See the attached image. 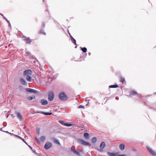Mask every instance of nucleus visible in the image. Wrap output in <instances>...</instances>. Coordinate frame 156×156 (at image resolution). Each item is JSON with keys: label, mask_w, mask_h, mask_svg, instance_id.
<instances>
[{"label": "nucleus", "mask_w": 156, "mask_h": 156, "mask_svg": "<svg viewBox=\"0 0 156 156\" xmlns=\"http://www.w3.org/2000/svg\"><path fill=\"white\" fill-rule=\"evenodd\" d=\"M146 148L149 152L153 156H156V153L151 148L147 146Z\"/></svg>", "instance_id": "obj_7"}, {"label": "nucleus", "mask_w": 156, "mask_h": 156, "mask_svg": "<svg viewBox=\"0 0 156 156\" xmlns=\"http://www.w3.org/2000/svg\"><path fill=\"white\" fill-rule=\"evenodd\" d=\"M26 79L27 80L28 82H31L32 81V78L30 75L26 76Z\"/></svg>", "instance_id": "obj_26"}, {"label": "nucleus", "mask_w": 156, "mask_h": 156, "mask_svg": "<svg viewBox=\"0 0 156 156\" xmlns=\"http://www.w3.org/2000/svg\"><path fill=\"white\" fill-rule=\"evenodd\" d=\"M117 152H115L114 151L112 152H107L108 155L109 156H117Z\"/></svg>", "instance_id": "obj_15"}, {"label": "nucleus", "mask_w": 156, "mask_h": 156, "mask_svg": "<svg viewBox=\"0 0 156 156\" xmlns=\"http://www.w3.org/2000/svg\"><path fill=\"white\" fill-rule=\"evenodd\" d=\"M115 99L116 100H118L119 99V98L118 97V96H116L115 97Z\"/></svg>", "instance_id": "obj_48"}, {"label": "nucleus", "mask_w": 156, "mask_h": 156, "mask_svg": "<svg viewBox=\"0 0 156 156\" xmlns=\"http://www.w3.org/2000/svg\"><path fill=\"white\" fill-rule=\"evenodd\" d=\"M12 55H13V54H12V55H10V57H11L12 56Z\"/></svg>", "instance_id": "obj_64"}, {"label": "nucleus", "mask_w": 156, "mask_h": 156, "mask_svg": "<svg viewBox=\"0 0 156 156\" xmlns=\"http://www.w3.org/2000/svg\"><path fill=\"white\" fill-rule=\"evenodd\" d=\"M24 89H25L26 91L27 92L29 93H32L33 89L30 88H24Z\"/></svg>", "instance_id": "obj_27"}, {"label": "nucleus", "mask_w": 156, "mask_h": 156, "mask_svg": "<svg viewBox=\"0 0 156 156\" xmlns=\"http://www.w3.org/2000/svg\"><path fill=\"white\" fill-rule=\"evenodd\" d=\"M117 156H126L125 154H120L119 152H117Z\"/></svg>", "instance_id": "obj_38"}, {"label": "nucleus", "mask_w": 156, "mask_h": 156, "mask_svg": "<svg viewBox=\"0 0 156 156\" xmlns=\"http://www.w3.org/2000/svg\"><path fill=\"white\" fill-rule=\"evenodd\" d=\"M106 146V144L104 141H102L101 142L100 144V148L99 149L97 147H95V149L100 152H102L103 151V149Z\"/></svg>", "instance_id": "obj_4"}, {"label": "nucleus", "mask_w": 156, "mask_h": 156, "mask_svg": "<svg viewBox=\"0 0 156 156\" xmlns=\"http://www.w3.org/2000/svg\"><path fill=\"white\" fill-rule=\"evenodd\" d=\"M69 37H70V40L72 39V38H73V36L71 35H70L69 36Z\"/></svg>", "instance_id": "obj_51"}, {"label": "nucleus", "mask_w": 156, "mask_h": 156, "mask_svg": "<svg viewBox=\"0 0 156 156\" xmlns=\"http://www.w3.org/2000/svg\"><path fill=\"white\" fill-rule=\"evenodd\" d=\"M46 139V136H42L40 137V141L41 142H44Z\"/></svg>", "instance_id": "obj_31"}, {"label": "nucleus", "mask_w": 156, "mask_h": 156, "mask_svg": "<svg viewBox=\"0 0 156 156\" xmlns=\"http://www.w3.org/2000/svg\"><path fill=\"white\" fill-rule=\"evenodd\" d=\"M119 147L120 150L123 151L125 149V146L123 143L121 144H119Z\"/></svg>", "instance_id": "obj_17"}, {"label": "nucleus", "mask_w": 156, "mask_h": 156, "mask_svg": "<svg viewBox=\"0 0 156 156\" xmlns=\"http://www.w3.org/2000/svg\"><path fill=\"white\" fill-rule=\"evenodd\" d=\"M0 14L1 16H3V17H4V15H3V14H1V13H0Z\"/></svg>", "instance_id": "obj_61"}, {"label": "nucleus", "mask_w": 156, "mask_h": 156, "mask_svg": "<svg viewBox=\"0 0 156 156\" xmlns=\"http://www.w3.org/2000/svg\"><path fill=\"white\" fill-rule=\"evenodd\" d=\"M77 141L79 143L84 146H89V147L91 146V144L90 142L85 141L83 139H78Z\"/></svg>", "instance_id": "obj_2"}, {"label": "nucleus", "mask_w": 156, "mask_h": 156, "mask_svg": "<svg viewBox=\"0 0 156 156\" xmlns=\"http://www.w3.org/2000/svg\"><path fill=\"white\" fill-rule=\"evenodd\" d=\"M119 87V85L116 84L111 85L109 86V88H116Z\"/></svg>", "instance_id": "obj_21"}, {"label": "nucleus", "mask_w": 156, "mask_h": 156, "mask_svg": "<svg viewBox=\"0 0 156 156\" xmlns=\"http://www.w3.org/2000/svg\"><path fill=\"white\" fill-rule=\"evenodd\" d=\"M18 138L19 139H20V140H23V138H22L21 137H20V136H19V137H18Z\"/></svg>", "instance_id": "obj_49"}, {"label": "nucleus", "mask_w": 156, "mask_h": 156, "mask_svg": "<svg viewBox=\"0 0 156 156\" xmlns=\"http://www.w3.org/2000/svg\"><path fill=\"white\" fill-rule=\"evenodd\" d=\"M53 108V110L55 111H56L58 110L59 109V107L58 106H54Z\"/></svg>", "instance_id": "obj_36"}, {"label": "nucleus", "mask_w": 156, "mask_h": 156, "mask_svg": "<svg viewBox=\"0 0 156 156\" xmlns=\"http://www.w3.org/2000/svg\"><path fill=\"white\" fill-rule=\"evenodd\" d=\"M38 91H37L36 90L33 89L32 90V92L31 93L34 94H38Z\"/></svg>", "instance_id": "obj_34"}, {"label": "nucleus", "mask_w": 156, "mask_h": 156, "mask_svg": "<svg viewBox=\"0 0 156 156\" xmlns=\"http://www.w3.org/2000/svg\"><path fill=\"white\" fill-rule=\"evenodd\" d=\"M72 42L74 44H76V40L73 38H72V39L71 40Z\"/></svg>", "instance_id": "obj_33"}, {"label": "nucleus", "mask_w": 156, "mask_h": 156, "mask_svg": "<svg viewBox=\"0 0 156 156\" xmlns=\"http://www.w3.org/2000/svg\"><path fill=\"white\" fill-rule=\"evenodd\" d=\"M24 41H27V43L28 44H30L32 42V40L30 39V37L26 36H23Z\"/></svg>", "instance_id": "obj_11"}, {"label": "nucleus", "mask_w": 156, "mask_h": 156, "mask_svg": "<svg viewBox=\"0 0 156 156\" xmlns=\"http://www.w3.org/2000/svg\"><path fill=\"white\" fill-rule=\"evenodd\" d=\"M19 87V88H20V89H23V86H22V85H19V87Z\"/></svg>", "instance_id": "obj_46"}, {"label": "nucleus", "mask_w": 156, "mask_h": 156, "mask_svg": "<svg viewBox=\"0 0 156 156\" xmlns=\"http://www.w3.org/2000/svg\"><path fill=\"white\" fill-rule=\"evenodd\" d=\"M119 78L120 79L119 81L120 82L123 83L125 82V80L124 77H123L121 76H119Z\"/></svg>", "instance_id": "obj_24"}, {"label": "nucleus", "mask_w": 156, "mask_h": 156, "mask_svg": "<svg viewBox=\"0 0 156 156\" xmlns=\"http://www.w3.org/2000/svg\"><path fill=\"white\" fill-rule=\"evenodd\" d=\"M87 55V53H82L81 55H80V58H84L86 57Z\"/></svg>", "instance_id": "obj_32"}, {"label": "nucleus", "mask_w": 156, "mask_h": 156, "mask_svg": "<svg viewBox=\"0 0 156 156\" xmlns=\"http://www.w3.org/2000/svg\"><path fill=\"white\" fill-rule=\"evenodd\" d=\"M73 149H72V148H66L65 150L67 152H72L71 151L73 150Z\"/></svg>", "instance_id": "obj_37"}, {"label": "nucleus", "mask_w": 156, "mask_h": 156, "mask_svg": "<svg viewBox=\"0 0 156 156\" xmlns=\"http://www.w3.org/2000/svg\"><path fill=\"white\" fill-rule=\"evenodd\" d=\"M79 108H84L85 106L84 105H80L78 107Z\"/></svg>", "instance_id": "obj_42"}, {"label": "nucleus", "mask_w": 156, "mask_h": 156, "mask_svg": "<svg viewBox=\"0 0 156 156\" xmlns=\"http://www.w3.org/2000/svg\"><path fill=\"white\" fill-rule=\"evenodd\" d=\"M35 96L34 95H32L27 97V100L29 101H32L33 99H35Z\"/></svg>", "instance_id": "obj_20"}, {"label": "nucleus", "mask_w": 156, "mask_h": 156, "mask_svg": "<svg viewBox=\"0 0 156 156\" xmlns=\"http://www.w3.org/2000/svg\"><path fill=\"white\" fill-rule=\"evenodd\" d=\"M89 101H90V100H88V102L87 103L86 105V106H87L88 105V104L89 103Z\"/></svg>", "instance_id": "obj_56"}, {"label": "nucleus", "mask_w": 156, "mask_h": 156, "mask_svg": "<svg viewBox=\"0 0 156 156\" xmlns=\"http://www.w3.org/2000/svg\"><path fill=\"white\" fill-rule=\"evenodd\" d=\"M65 126L67 127H70L73 126V124L72 123V122H66Z\"/></svg>", "instance_id": "obj_22"}, {"label": "nucleus", "mask_w": 156, "mask_h": 156, "mask_svg": "<svg viewBox=\"0 0 156 156\" xmlns=\"http://www.w3.org/2000/svg\"><path fill=\"white\" fill-rule=\"evenodd\" d=\"M2 128H1V130L3 131H4L3 130H2Z\"/></svg>", "instance_id": "obj_63"}, {"label": "nucleus", "mask_w": 156, "mask_h": 156, "mask_svg": "<svg viewBox=\"0 0 156 156\" xmlns=\"http://www.w3.org/2000/svg\"><path fill=\"white\" fill-rule=\"evenodd\" d=\"M150 105L151 106H150L151 108H153L156 110V104L155 103H153L150 104Z\"/></svg>", "instance_id": "obj_29"}, {"label": "nucleus", "mask_w": 156, "mask_h": 156, "mask_svg": "<svg viewBox=\"0 0 156 156\" xmlns=\"http://www.w3.org/2000/svg\"><path fill=\"white\" fill-rule=\"evenodd\" d=\"M19 82L21 84L24 85H27V83L26 81L23 78L20 77L19 79Z\"/></svg>", "instance_id": "obj_9"}, {"label": "nucleus", "mask_w": 156, "mask_h": 156, "mask_svg": "<svg viewBox=\"0 0 156 156\" xmlns=\"http://www.w3.org/2000/svg\"><path fill=\"white\" fill-rule=\"evenodd\" d=\"M54 20L55 22H56L58 23H58L57 21H56L55 20Z\"/></svg>", "instance_id": "obj_62"}, {"label": "nucleus", "mask_w": 156, "mask_h": 156, "mask_svg": "<svg viewBox=\"0 0 156 156\" xmlns=\"http://www.w3.org/2000/svg\"><path fill=\"white\" fill-rule=\"evenodd\" d=\"M6 123L5 122H3V125H4V126H5V124Z\"/></svg>", "instance_id": "obj_59"}, {"label": "nucleus", "mask_w": 156, "mask_h": 156, "mask_svg": "<svg viewBox=\"0 0 156 156\" xmlns=\"http://www.w3.org/2000/svg\"><path fill=\"white\" fill-rule=\"evenodd\" d=\"M6 123L5 122H3V125H4V126H5V124Z\"/></svg>", "instance_id": "obj_60"}, {"label": "nucleus", "mask_w": 156, "mask_h": 156, "mask_svg": "<svg viewBox=\"0 0 156 156\" xmlns=\"http://www.w3.org/2000/svg\"><path fill=\"white\" fill-rule=\"evenodd\" d=\"M80 152H81V153H84V151L83 150H81L80 151Z\"/></svg>", "instance_id": "obj_55"}, {"label": "nucleus", "mask_w": 156, "mask_h": 156, "mask_svg": "<svg viewBox=\"0 0 156 156\" xmlns=\"http://www.w3.org/2000/svg\"><path fill=\"white\" fill-rule=\"evenodd\" d=\"M90 136L88 133L85 132L83 133V137L86 140H87L90 139Z\"/></svg>", "instance_id": "obj_8"}, {"label": "nucleus", "mask_w": 156, "mask_h": 156, "mask_svg": "<svg viewBox=\"0 0 156 156\" xmlns=\"http://www.w3.org/2000/svg\"><path fill=\"white\" fill-rule=\"evenodd\" d=\"M16 116L20 121L22 120L23 118L22 115L19 112H16Z\"/></svg>", "instance_id": "obj_14"}, {"label": "nucleus", "mask_w": 156, "mask_h": 156, "mask_svg": "<svg viewBox=\"0 0 156 156\" xmlns=\"http://www.w3.org/2000/svg\"><path fill=\"white\" fill-rule=\"evenodd\" d=\"M38 156H44L42 154H37Z\"/></svg>", "instance_id": "obj_47"}, {"label": "nucleus", "mask_w": 156, "mask_h": 156, "mask_svg": "<svg viewBox=\"0 0 156 156\" xmlns=\"http://www.w3.org/2000/svg\"><path fill=\"white\" fill-rule=\"evenodd\" d=\"M88 54L89 55H91V53L90 52H88Z\"/></svg>", "instance_id": "obj_58"}, {"label": "nucleus", "mask_w": 156, "mask_h": 156, "mask_svg": "<svg viewBox=\"0 0 156 156\" xmlns=\"http://www.w3.org/2000/svg\"><path fill=\"white\" fill-rule=\"evenodd\" d=\"M35 140L37 143H38V144L40 143L41 142L40 140L37 137H35Z\"/></svg>", "instance_id": "obj_35"}, {"label": "nucleus", "mask_w": 156, "mask_h": 156, "mask_svg": "<svg viewBox=\"0 0 156 156\" xmlns=\"http://www.w3.org/2000/svg\"><path fill=\"white\" fill-rule=\"evenodd\" d=\"M48 100L49 101H52L55 97L54 93L51 91H49L48 92Z\"/></svg>", "instance_id": "obj_3"}, {"label": "nucleus", "mask_w": 156, "mask_h": 156, "mask_svg": "<svg viewBox=\"0 0 156 156\" xmlns=\"http://www.w3.org/2000/svg\"><path fill=\"white\" fill-rule=\"evenodd\" d=\"M52 143L50 142H47L46 143L44 146V148L46 150L49 149L52 147Z\"/></svg>", "instance_id": "obj_5"}, {"label": "nucleus", "mask_w": 156, "mask_h": 156, "mask_svg": "<svg viewBox=\"0 0 156 156\" xmlns=\"http://www.w3.org/2000/svg\"><path fill=\"white\" fill-rule=\"evenodd\" d=\"M35 113H40L45 115H50L52 114L51 112H44L43 111H39L37 112H36Z\"/></svg>", "instance_id": "obj_13"}, {"label": "nucleus", "mask_w": 156, "mask_h": 156, "mask_svg": "<svg viewBox=\"0 0 156 156\" xmlns=\"http://www.w3.org/2000/svg\"><path fill=\"white\" fill-rule=\"evenodd\" d=\"M45 23L44 22H43L41 24V28L44 29V28L45 27Z\"/></svg>", "instance_id": "obj_41"}, {"label": "nucleus", "mask_w": 156, "mask_h": 156, "mask_svg": "<svg viewBox=\"0 0 156 156\" xmlns=\"http://www.w3.org/2000/svg\"><path fill=\"white\" fill-rule=\"evenodd\" d=\"M137 94V92L135 91H134V90H132V91L129 92V96H133L134 95Z\"/></svg>", "instance_id": "obj_18"}, {"label": "nucleus", "mask_w": 156, "mask_h": 156, "mask_svg": "<svg viewBox=\"0 0 156 156\" xmlns=\"http://www.w3.org/2000/svg\"><path fill=\"white\" fill-rule=\"evenodd\" d=\"M13 135L14 136H15L16 137H18L19 136L18 135L13 134V133H10V135Z\"/></svg>", "instance_id": "obj_43"}, {"label": "nucleus", "mask_w": 156, "mask_h": 156, "mask_svg": "<svg viewBox=\"0 0 156 156\" xmlns=\"http://www.w3.org/2000/svg\"><path fill=\"white\" fill-rule=\"evenodd\" d=\"M58 122L62 125L65 126L66 122H65L64 121L62 120H59L58 121Z\"/></svg>", "instance_id": "obj_30"}, {"label": "nucleus", "mask_w": 156, "mask_h": 156, "mask_svg": "<svg viewBox=\"0 0 156 156\" xmlns=\"http://www.w3.org/2000/svg\"><path fill=\"white\" fill-rule=\"evenodd\" d=\"M40 102L42 105H47L48 103V101L47 100L45 99H41L40 100Z\"/></svg>", "instance_id": "obj_12"}, {"label": "nucleus", "mask_w": 156, "mask_h": 156, "mask_svg": "<svg viewBox=\"0 0 156 156\" xmlns=\"http://www.w3.org/2000/svg\"><path fill=\"white\" fill-rule=\"evenodd\" d=\"M4 132H6V133H10L8 132V131H4Z\"/></svg>", "instance_id": "obj_57"}, {"label": "nucleus", "mask_w": 156, "mask_h": 156, "mask_svg": "<svg viewBox=\"0 0 156 156\" xmlns=\"http://www.w3.org/2000/svg\"><path fill=\"white\" fill-rule=\"evenodd\" d=\"M80 50L82 51L83 53H86L87 51V49L86 47L81 48Z\"/></svg>", "instance_id": "obj_28"}, {"label": "nucleus", "mask_w": 156, "mask_h": 156, "mask_svg": "<svg viewBox=\"0 0 156 156\" xmlns=\"http://www.w3.org/2000/svg\"><path fill=\"white\" fill-rule=\"evenodd\" d=\"M40 128H37L36 129V133H37L38 134V135H39L40 133Z\"/></svg>", "instance_id": "obj_39"}, {"label": "nucleus", "mask_w": 156, "mask_h": 156, "mask_svg": "<svg viewBox=\"0 0 156 156\" xmlns=\"http://www.w3.org/2000/svg\"><path fill=\"white\" fill-rule=\"evenodd\" d=\"M58 98L59 100L63 101H66L69 99L68 96L64 91L60 92L58 95Z\"/></svg>", "instance_id": "obj_1"}, {"label": "nucleus", "mask_w": 156, "mask_h": 156, "mask_svg": "<svg viewBox=\"0 0 156 156\" xmlns=\"http://www.w3.org/2000/svg\"><path fill=\"white\" fill-rule=\"evenodd\" d=\"M26 53L27 55H31V54L30 52H29L28 51H26Z\"/></svg>", "instance_id": "obj_44"}, {"label": "nucleus", "mask_w": 156, "mask_h": 156, "mask_svg": "<svg viewBox=\"0 0 156 156\" xmlns=\"http://www.w3.org/2000/svg\"><path fill=\"white\" fill-rule=\"evenodd\" d=\"M3 18L8 22V23L9 26H10V21L9 20H8L4 16Z\"/></svg>", "instance_id": "obj_40"}, {"label": "nucleus", "mask_w": 156, "mask_h": 156, "mask_svg": "<svg viewBox=\"0 0 156 156\" xmlns=\"http://www.w3.org/2000/svg\"><path fill=\"white\" fill-rule=\"evenodd\" d=\"M68 30V33L69 34V36H70V35H71L70 33H69V30Z\"/></svg>", "instance_id": "obj_54"}, {"label": "nucleus", "mask_w": 156, "mask_h": 156, "mask_svg": "<svg viewBox=\"0 0 156 156\" xmlns=\"http://www.w3.org/2000/svg\"><path fill=\"white\" fill-rule=\"evenodd\" d=\"M75 45H76V46L75 47V48H77V44L76 43V44H75Z\"/></svg>", "instance_id": "obj_53"}, {"label": "nucleus", "mask_w": 156, "mask_h": 156, "mask_svg": "<svg viewBox=\"0 0 156 156\" xmlns=\"http://www.w3.org/2000/svg\"><path fill=\"white\" fill-rule=\"evenodd\" d=\"M18 138L19 139H20V140H23V138H22L21 137H20V136H19V137H18Z\"/></svg>", "instance_id": "obj_50"}, {"label": "nucleus", "mask_w": 156, "mask_h": 156, "mask_svg": "<svg viewBox=\"0 0 156 156\" xmlns=\"http://www.w3.org/2000/svg\"><path fill=\"white\" fill-rule=\"evenodd\" d=\"M26 145H27L28 144L27 143L25 140L24 139H23V140H22Z\"/></svg>", "instance_id": "obj_45"}, {"label": "nucleus", "mask_w": 156, "mask_h": 156, "mask_svg": "<svg viewBox=\"0 0 156 156\" xmlns=\"http://www.w3.org/2000/svg\"><path fill=\"white\" fill-rule=\"evenodd\" d=\"M51 140H52L53 143L55 144L58 145H61L60 143L59 140L57 139H56L54 137H52L51 139Z\"/></svg>", "instance_id": "obj_10"}, {"label": "nucleus", "mask_w": 156, "mask_h": 156, "mask_svg": "<svg viewBox=\"0 0 156 156\" xmlns=\"http://www.w3.org/2000/svg\"><path fill=\"white\" fill-rule=\"evenodd\" d=\"M27 146L28 147L30 148L31 150V151H32L33 153L36 154H38L36 152V150L35 149H33L32 147H31L30 145H27Z\"/></svg>", "instance_id": "obj_23"}, {"label": "nucleus", "mask_w": 156, "mask_h": 156, "mask_svg": "<svg viewBox=\"0 0 156 156\" xmlns=\"http://www.w3.org/2000/svg\"><path fill=\"white\" fill-rule=\"evenodd\" d=\"M97 141V138L96 137H93L91 139V142L93 144H95Z\"/></svg>", "instance_id": "obj_19"}, {"label": "nucleus", "mask_w": 156, "mask_h": 156, "mask_svg": "<svg viewBox=\"0 0 156 156\" xmlns=\"http://www.w3.org/2000/svg\"><path fill=\"white\" fill-rule=\"evenodd\" d=\"M38 33L39 34H43L45 35H46V33L44 32V29L43 28H41V30L39 31Z\"/></svg>", "instance_id": "obj_25"}, {"label": "nucleus", "mask_w": 156, "mask_h": 156, "mask_svg": "<svg viewBox=\"0 0 156 156\" xmlns=\"http://www.w3.org/2000/svg\"><path fill=\"white\" fill-rule=\"evenodd\" d=\"M136 150L135 149V148H133L132 149V151H136Z\"/></svg>", "instance_id": "obj_52"}, {"label": "nucleus", "mask_w": 156, "mask_h": 156, "mask_svg": "<svg viewBox=\"0 0 156 156\" xmlns=\"http://www.w3.org/2000/svg\"><path fill=\"white\" fill-rule=\"evenodd\" d=\"M32 71L30 69H27L24 71L23 72V75L24 76H28L32 74Z\"/></svg>", "instance_id": "obj_6"}, {"label": "nucleus", "mask_w": 156, "mask_h": 156, "mask_svg": "<svg viewBox=\"0 0 156 156\" xmlns=\"http://www.w3.org/2000/svg\"><path fill=\"white\" fill-rule=\"evenodd\" d=\"M71 151L75 154L77 155L78 156H80L81 155L80 153L77 149L76 150L73 149Z\"/></svg>", "instance_id": "obj_16"}]
</instances>
